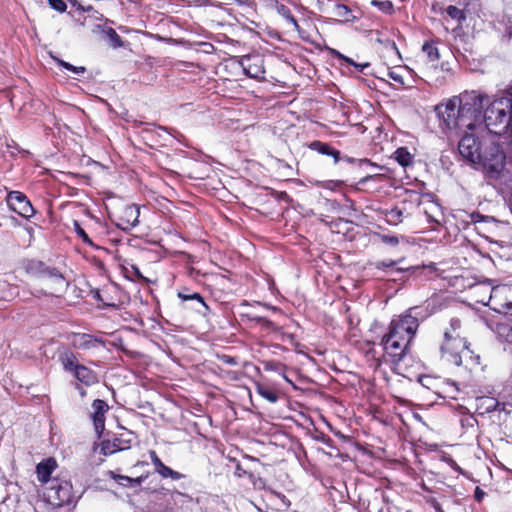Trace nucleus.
<instances>
[{
	"label": "nucleus",
	"instance_id": "nucleus-1",
	"mask_svg": "<svg viewBox=\"0 0 512 512\" xmlns=\"http://www.w3.org/2000/svg\"><path fill=\"white\" fill-rule=\"evenodd\" d=\"M484 102H488V95L472 90L450 99L446 104L437 105L435 111L440 126L443 130H473L481 117Z\"/></svg>",
	"mask_w": 512,
	"mask_h": 512
},
{
	"label": "nucleus",
	"instance_id": "nucleus-2",
	"mask_svg": "<svg viewBox=\"0 0 512 512\" xmlns=\"http://www.w3.org/2000/svg\"><path fill=\"white\" fill-rule=\"evenodd\" d=\"M458 151L469 162L481 165L487 182L490 181V170L501 172L509 161L499 144L491 137L478 141L473 134L465 133L459 141Z\"/></svg>",
	"mask_w": 512,
	"mask_h": 512
},
{
	"label": "nucleus",
	"instance_id": "nucleus-3",
	"mask_svg": "<svg viewBox=\"0 0 512 512\" xmlns=\"http://www.w3.org/2000/svg\"><path fill=\"white\" fill-rule=\"evenodd\" d=\"M481 111V117L477 120L484 121L485 127L490 137L494 139L496 136L507 135L512 132V86L506 90V96L494 99L490 102H484Z\"/></svg>",
	"mask_w": 512,
	"mask_h": 512
},
{
	"label": "nucleus",
	"instance_id": "nucleus-4",
	"mask_svg": "<svg viewBox=\"0 0 512 512\" xmlns=\"http://www.w3.org/2000/svg\"><path fill=\"white\" fill-rule=\"evenodd\" d=\"M419 316V307H412L408 309L403 316L395 318L391 321L388 333L396 336V338L410 343L418 329Z\"/></svg>",
	"mask_w": 512,
	"mask_h": 512
},
{
	"label": "nucleus",
	"instance_id": "nucleus-5",
	"mask_svg": "<svg viewBox=\"0 0 512 512\" xmlns=\"http://www.w3.org/2000/svg\"><path fill=\"white\" fill-rule=\"evenodd\" d=\"M440 350L442 358L455 366L462 364L463 356L467 357L472 353L464 338L459 337V335H453L449 331L444 332V342Z\"/></svg>",
	"mask_w": 512,
	"mask_h": 512
},
{
	"label": "nucleus",
	"instance_id": "nucleus-6",
	"mask_svg": "<svg viewBox=\"0 0 512 512\" xmlns=\"http://www.w3.org/2000/svg\"><path fill=\"white\" fill-rule=\"evenodd\" d=\"M6 202L12 211L23 218L28 219L35 214L31 202L27 196L20 191H10L6 196Z\"/></svg>",
	"mask_w": 512,
	"mask_h": 512
},
{
	"label": "nucleus",
	"instance_id": "nucleus-7",
	"mask_svg": "<svg viewBox=\"0 0 512 512\" xmlns=\"http://www.w3.org/2000/svg\"><path fill=\"white\" fill-rule=\"evenodd\" d=\"M48 496L55 505L69 504L73 499L72 485L67 481L54 480L48 487Z\"/></svg>",
	"mask_w": 512,
	"mask_h": 512
},
{
	"label": "nucleus",
	"instance_id": "nucleus-8",
	"mask_svg": "<svg viewBox=\"0 0 512 512\" xmlns=\"http://www.w3.org/2000/svg\"><path fill=\"white\" fill-rule=\"evenodd\" d=\"M27 271L34 276L51 279L54 283L60 285L64 284V277L61 272L57 268L47 266L44 262L29 261Z\"/></svg>",
	"mask_w": 512,
	"mask_h": 512
},
{
	"label": "nucleus",
	"instance_id": "nucleus-9",
	"mask_svg": "<svg viewBox=\"0 0 512 512\" xmlns=\"http://www.w3.org/2000/svg\"><path fill=\"white\" fill-rule=\"evenodd\" d=\"M382 344L385 352L392 358V361L400 362L410 343L387 333L382 339Z\"/></svg>",
	"mask_w": 512,
	"mask_h": 512
},
{
	"label": "nucleus",
	"instance_id": "nucleus-10",
	"mask_svg": "<svg viewBox=\"0 0 512 512\" xmlns=\"http://www.w3.org/2000/svg\"><path fill=\"white\" fill-rule=\"evenodd\" d=\"M263 63V58L258 54L245 55L240 60L244 73L254 79L264 78L265 69Z\"/></svg>",
	"mask_w": 512,
	"mask_h": 512
},
{
	"label": "nucleus",
	"instance_id": "nucleus-11",
	"mask_svg": "<svg viewBox=\"0 0 512 512\" xmlns=\"http://www.w3.org/2000/svg\"><path fill=\"white\" fill-rule=\"evenodd\" d=\"M91 408L90 418L93 421L97 437L101 438L105 429V415L109 410V406L104 400L96 399L92 402Z\"/></svg>",
	"mask_w": 512,
	"mask_h": 512
},
{
	"label": "nucleus",
	"instance_id": "nucleus-12",
	"mask_svg": "<svg viewBox=\"0 0 512 512\" xmlns=\"http://www.w3.org/2000/svg\"><path fill=\"white\" fill-rule=\"evenodd\" d=\"M133 440V433L128 431L122 433L113 440H104L101 443V452L104 455H111L117 451L129 449Z\"/></svg>",
	"mask_w": 512,
	"mask_h": 512
},
{
	"label": "nucleus",
	"instance_id": "nucleus-13",
	"mask_svg": "<svg viewBox=\"0 0 512 512\" xmlns=\"http://www.w3.org/2000/svg\"><path fill=\"white\" fill-rule=\"evenodd\" d=\"M139 207L135 204L127 205L123 208L118 219L117 226L123 231H129L139 223Z\"/></svg>",
	"mask_w": 512,
	"mask_h": 512
},
{
	"label": "nucleus",
	"instance_id": "nucleus-14",
	"mask_svg": "<svg viewBox=\"0 0 512 512\" xmlns=\"http://www.w3.org/2000/svg\"><path fill=\"white\" fill-rule=\"evenodd\" d=\"M149 456L152 464L154 465L155 471L162 478H171L172 480H180L183 478V475L177 471H174L170 467L166 466L160 458L157 456L154 450L149 451Z\"/></svg>",
	"mask_w": 512,
	"mask_h": 512
},
{
	"label": "nucleus",
	"instance_id": "nucleus-15",
	"mask_svg": "<svg viewBox=\"0 0 512 512\" xmlns=\"http://www.w3.org/2000/svg\"><path fill=\"white\" fill-rule=\"evenodd\" d=\"M72 345L78 349H91L98 346H103L104 341L100 338H96L90 334L77 333L73 335Z\"/></svg>",
	"mask_w": 512,
	"mask_h": 512
},
{
	"label": "nucleus",
	"instance_id": "nucleus-16",
	"mask_svg": "<svg viewBox=\"0 0 512 512\" xmlns=\"http://www.w3.org/2000/svg\"><path fill=\"white\" fill-rule=\"evenodd\" d=\"M457 218L461 219L465 224H497L498 221L493 216L482 215L479 212L458 211Z\"/></svg>",
	"mask_w": 512,
	"mask_h": 512
},
{
	"label": "nucleus",
	"instance_id": "nucleus-17",
	"mask_svg": "<svg viewBox=\"0 0 512 512\" xmlns=\"http://www.w3.org/2000/svg\"><path fill=\"white\" fill-rule=\"evenodd\" d=\"M512 293V287L502 285L493 287L490 293V299L492 298H505V302L501 303V307L505 310V313L512 315V300H508L507 297Z\"/></svg>",
	"mask_w": 512,
	"mask_h": 512
},
{
	"label": "nucleus",
	"instance_id": "nucleus-18",
	"mask_svg": "<svg viewBox=\"0 0 512 512\" xmlns=\"http://www.w3.org/2000/svg\"><path fill=\"white\" fill-rule=\"evenodd\" d=\"M72 374L79 382L86 386H91L98 382L97 374L90 368L81 364Z\"/></svg>",
	"mask_w": 512,
	"mask_h": 512
},
{
	"label": "nucleus",
	"instance_id": "nucleus-19",
	"mask_svg": "<svg viewBox=\"0 0 512 512\" xmlns=\"http://www.w3.org/2000/svg\"><path fill=\"white\" fill-rule=\"evenodd\" d=\"M56 466V461L53 458H48L40 462L36 467L38 480L41 483H47L50 480V476L55 470Z\"/></svg>",
	"mask_w": 512,
	"mask_h": 512
},
{
	"label": "nucleus",
	"instance_id": "nucleus-20",
	"mask_svg": "<svg viewBox=\"0 0 512 512\" xmlns=\"http://www.w3.org/2000/svg\"><path fill=\"white\" fill-rule=\"evenodd\" d=\"M59 360L65 371L73 373L80 365L75 354L69 350H65L59 356Z\"/></svg>",
	"mask_w": 512,
	"mask_h": 512
},
{
	"label": "nucleus",
	"instance_id": "nucleus-21",
	"mask_svg": "<svg viewBox=\"0 0 512 512\" xmlns=\"http://www.w3.org/2000/svg\"><path fill=\"white\" fill-rule=\"evenodd\" d=\"M96 29L99 30L105 36V38L109 41L110 46H112L113 48H118L122 46L123 43L121 37L113 28L99 24L96 26Z\"/></svg>",
	"mask_w": 512,
	"mask_h": 512
},
{
	"label": "nucleus",
	"instance_id": "nucleus-22",
	"mask_svg": "<svg viewBox=\"0 0 512 512\" xmlns=\"http://www.w3.org/2000/svg\"><path fill=\"white\" fill-rule=\"evenodd\" d=\"M385 220L390 225H398L405 218V210L399 206L386 209L384 212Z\"/></svg>",
	"mask_w": 512,
	"mask_h": 512
},
{
	"label": "nucleus",
	"instance_id": "nucleus-23",
	"mask_svg": "<svg viewBox=\"0 0 512 512\" xmlns=\"http://www.w3.org/2000/svg\"><path fill=\"white\" fill-rule=\"evenodd\" d=\"M420 384L433 391L436 394H440L441 391L439 390L440 386L444 383V381L439 377H433L430 375H423L419 377Z\"/></svg>",
	"mask_w": 512,
	"mask_h": 512
},
{
	"label": "nucleus",
	"instance_id": "nucleus-24",
	"mask_svg": "<svg viewBox=\"0 0 512 512\" xmlns=\"http://www.w3.org/2000/svg\"><path fill=\"white\" fill-rule=\"evenodd\" d=\"M496 331L498 337L507 344L505 350H508L510 353H512V326L506 323L498 324Z\"/></svg>",
	"mask_w": 512,
	"mask_h": 512
},
{
	"label": "nucleus",
	"instance_id": "nucleus-25",
	"mask_svg": "<svg viewBox=\"0 0 512 512\" xmlns=\"http://www.w3.org/2000/svg\"><path fill=\"white\" fill-rule=\"evenodd\" d=\"M278 13L289 23L293 26V28L299 33V35L304 39V36L302 35V30L295 19V17L292 15L290 9L285 5H280L277 7Z\"/></svg>",
	"mask_w": 512,
	"mask_h": 512
},
{
	"label": "nucleus",
	"instance_id": "nucleus-26",
	"mask_svg": "<svg viewBox=\"0 0 512 512\" xmlns=\"http://www.w3.org/2000/svg\"><path fill=\"white\" fill-rule=\"evenodd\" d=\"M422 52L432 63L438 61L440 58L439 50L434 41H426L422 46Z\"/></svg>",
	"mask_w": 512,
	"mask_h": 512
},
{
	"label": "nucleus",
	"instance_id": "nucleus-27",
	"mask_svg": "<svg viewBox=\"0 0 512 512\" xmlns=\"http://www.w3.org/2000/svg\"><path fill=\"white\" fill-rule=\"evenodd\" d=\"M256 390L261 397H263L270 403H276L279 399L278 393L265 385L258 384Z\"/></svg>",
	"mask_w": 512,
	"mask_h": 512
},
{
	"label": "nucleus",
	"instance_id": "nucleus-28",
	"mask_svg": "<svg viewBox=\"0 0 512 512\" xmlns=\"http://www.w3.org/2000/svg\"><path fill=\"white\" fill-rule=\"evenodd\" d=\"M114 479L122 486L136 487V486H140L145 478L142 476L137 477V478H131L128 476L118 475V476H115Z\"/></svg>",
	"mask_w": 512,
	"mask_h": 512
},
{
	"label": "nucleus",
	"instance_id": "nucleus-29",
	"mask_svg": "<svg viewBox=\"0 0 512 512\" xmlns=\"http://www.w3.org/2000/svg\"><path fill=\"white\" fill-rule=\"evenodd\" d=\"M396 161L403 167H406L412 163V155L407 151L406 148H398L395 152Z\"/></svg>",
	"mask_w": 512,
	"mask_h": 512
},
{
	"label": "nucleus",
	"instance_id": "nucleus-30",
	"mask_svg": "<svg viewBox=\"0 0 512 512\" xmlns=\"http://www.w3.org/2000/svg\"><path fill=\"white\" fill-rule=\"evenodd\" d=\"M371 5L388 15L392 14L394 11L393 4L389 0H372Z\"/></svg>",
	"mask_w": 512,
	"mask_h": 512
},
{
	"label": "nucleus",
	"instance_id": "nucleus-31",
	"mask_svg": "<svg viewBox=\"0 0 512 512\" xmlns=\"http://www.w3.org/2000/svg\"><path fill=\"white\" fill-rule=\"evenodd\" d=\"M311 150L316 151L322 155L329 156L332 150V147L328 145L327 143L321 142V141H313L308 146Z\"/></svg>",
	"mask_w": 512,
	"mask_h": 512
},
{
	"label": "nucleus",
	"instance_id": "nucleus-32",
	"mask_svg": "<svg viewBox=\"0 0 512 512\" xmlns=\"http://www.w3.org/2000/svg\"><path fill=\"white\" fill-rule=\"evenodd\" d=\"M446 13L448 14L449 17H451L454 20H457L459 23H462L466 19L464 12L453 5H450L446 8Z\"/></svg>",
	"mask_w": 512,
	"mask_h": 512
},
{
	"label": "nucleus",
	"instance_id": "nucleus-33",
	"mask_svg": "<svg viewBox=\"0 0 512 512\" xmlns=\"http://www.w3.org/2000/svg\"><path fill=\"white\" fill-rule=\"evenodd\" d=\"M178 297L184 301H187V300H196L204 309L205 311H208L209 310V307L208 305L205 303L203 297L199 294V293H193V294H184V293H179L178 294Z\"/></svg>",
	"mask_w": 512,
	"mask_h": 512
},
{
	"label": "nucleus",
	"instance_id": "nucleus-34",
	"mask_svg": "<svg viewBox=\"0 0 512 512\" xmlns=\"http://www.w3.org/2000/svg\"><path fill=\"white\" fill-rule=\"evenodd\" d=\"M333 14L337 17L343 18L346 21L349 18V15L351 14V10L348 6L344 4L337 3L333 7Z\"/></svg>",
	"mask_w": 512,
	"mask_h": 512
},
{
	"label": "nucleus",
	"instance_id": "nucleus-35",
	"mask_svg": "<svg viewBox=\"0 0 512 512\" xmlns=\"http://www.w3.org/2000/svg\"><path fill=\"white\" fill-rule=\"evenodd\" d=\"M73 228H74V231L75 233L82 239V241L89 245V246H94V243L93 241L91 240V238L88 236V234L85 232V230L81 227V225L79 224V222L77 221H74L73 223Z\"/></svg>",
	"mask_w": 512,
	"mask_h": 512
},
{
	"label": "nucleus",
	"instance_id": "nucleus-36",
	"mask_svg": "<svg viewBox=\"0 0 512 512\" xmlns=\"http://www.w3.org/2000/svg\"><path fill=\"white\" fill-rule=\"evenodd\" d=\"M252 321L256 322L257 324H260L262 328L267 331H276L278 329L275 323L261 316L253 317Z\"/></svg>",
	"mask_w": 512,
	"mask_h": 512
},
{
	"label": "nucleus",
	"instance_id": "nucleus-37",
	"mask_svg": "<svg viewBox=\"0 0 512 512\" xmlns=\"http://www.w3.org/2000/svg\"><path fill=\"white\" fill-rule=\"evenodd\" d=\"M55 61L60 65L61 67L75 73V74H84L86 72V68L84 66H74L66 61H63L61 59L55 58Z\"/></svg>",
	"mask_w": 512,
	"mask_h": 512
},
{
	"label": "nucleus",
	"instance_id": "nucleus-38",
	"mask_svg": "<svg viewBox=\"0 0 512 512\" xmlns=\"http://www.w3.org/2000/svg\"><path fill=\"white\" fill-rule=\"evenodd\" d=\"M49 5L58 12H65L67 5L63 0H48Z\"/></svg>",
	"mask_w": 512,
	"mask_h": 512
},
{
	"label": "nucleus",
	"instance_id": "nucleus-39",
	"mask_svg": "<svg viewBox=\"0 0 512 512\" xmlns=\"http://www.w3.org/2000/svg\"><path fill=\"white\" fill-rule=\"evenodd\" d=\"M217 358L220 362L230 365V366H235L238 364L237 358L230 356V355L221 354V355H217Z\"/></svg>",
	"mask_w": 512,
	"mask_h": 512
},
{
	"label": "nucleus",
	"instance_id": "nucleus-40",
	"mask_svg": "<svg viewBox=\"0 0 512 512\" xmlns=\"http://www.w3.org/2000/svg\"><path fill=\"white\" fill-rule=\"evenodd\" d=\"M396 265V261H393V260H383V261H378L375 266L377 269H386V268H391V267H394Z\"/></svg>",
	"mask_w": 512,
	"mask_h": 512
},
{
	"label": "nucleus",
	"instance_id": "nucleus-41",
	"mask_svg": "<svg viewBox=\"0 0 512 512\" xmlns=\"http://www.w3.org/2000/svg\"><path fill=\"white\" fill-rule=\"evenodd\" d=\"M381 240L383 243L389 244L391 246H396L399 243V240L396 236L382 235Z\"/></svg>",
	"mask_w": 512,
	"mask_h": 512
},
{
	"label": "nucleus",
	"instance_id": "nucleus-42",
	"mask_svg": "<svg viewBox=\"0 0 512 512\" xmlns=\"http://www.w3.org/2000/svg\"><path fill=\"white\" fill-rule=\"evenodd\" d=\"M427 503L434 508L435 512H444L440 503L435 498H429Z\"/></svg>",
	"mask_w": 512,
	"mask_h": 512
},
{
	"label": "nucleus",
	"instance_id": "nucleus-43",
	"mask_svg": "<svg viewBox=\"0 0 512 512\" xmlns=\"http://www.w3.org/2000/svg\"><path fill=\"white\" fill-rule=\"evenodd\" d=\"M341 185V182H338V181H326L325 183H323V187L324 188H328V189H335L336 187H339Z\"/></svg>",
	"mask_w": 512,
	"mask_h": 512
},
{
	"label": "nucleus",
	"instance_id": "nucleus-44",
	"mask_svg": "<svg viewBox=\"0 0 512 512\" xmlns=\"http://www.w3.org/2000/svg\"><path fill=\"white\" fill-rule=\"evenodd\" d=\"M334 159V163H338L340 160H342V156L340 154V151L332 148L330 155Z\"/></svg>",
	"mask_w": 512,
	"mask_h": 512
},
{
	"label": "nucleus",
	"instance_id": "nucleus-45",
	"mask_svg": "<svg viewBox=\"0 0 512 512\" xmlns=\"http://www.w3.org/2000/svg\"><path fill=\"white\" fill-rule=\"evenodd\" d=\"M450 324H451V328H452V330H451V331H449V332H450V333H452L453 335H458V334L456 333V330H457V328H459V327H460V321H459L458 319H452V320H451V322H450Z\"/></svg>",
	"mask_w": 512,
	"mask_h": 512
},
{
	"label": "nucleus",
	"instance_id": "nucleus-46",
	"mask_svg": "<svg viewBox=\"0 0 512 512\" xmlns=\"http://www.w3.org/2000/svg\"><path fill=\"white\" fill-rule=\"evenodd\" d=\"M389 77H390L392 80H394V81H396V82H398V83H401V84H403V83H404L402 76H400V75H399V74H397L396 72H393V71L389 72Z\"/></svg>",
	"mask_w": 512,
	"mask_h": 512
},
{
	"label": "nucleus",
	"instance_id": "nucleus-47",
	"mask_svg": "<svg viewBox=\"0 0 512 512\" xmlns=\"http://www.w3.org/2000/svg\"><path fill=\"white\" fill-rule=\"evenodd\" d=\"M354 67L356 69H358L360 72H364L365 69L369 68L370 67V63L369 62H364V63H356L355 62V65Z\"/></svg>",
	"mask_w": 512,
	"mask_h": 512
},
{
	"label": "nucleus",
	"instance_id": "nucleus-48",
	"mask_svg": "<svg viewBox=\"0 0 512 512\" xmlns=\"http://www.w3.org/2000/svg\"><path fill=\"white\" fill-rule=\"evenodd\" d=\"M337 56H338L340 59L344 60V61H345L346 63H348L349 65H352V66H354V65H355V61H354L353 59H351V58H349V57H347V56H344L343 54H341V53H339V52L337 53Z\"/></svg>",
	"mask_w": 512,
	"mask_h": 512
},
{
	"label": "nucleus",
	"instance_id": "nucleus-49",
	"mask_svg": "<svg viewBox=\"0 0 512 512\" xmlns=\"http://www.w3.org/2000/svg\"><path fill=\"white\" fill-rule=\"evenodd\" d=\"M386 44L388 47H391L393 50H395L397 53H398V49H397V46L395 44L394 41H391V40H386Z\"/></svg>",
	"mask_w": 512,
	"mask_h": 512
},
{
	"label": "nucleus",
	"instance_id": "nucleus-50",
	"mask_svg": "<svg viewBox=\"0 0 512 512\" xmlns=\"http://www.w3.org/2000/svg\"><path fill=\"white\" fill-rule=\"evenodd\" d=\"M342 160L343 161H346L347 163L349 164H354L356 162V159L352 158V157H349V156H343L342 157Z\"/></svg>",
	"mask_w": 512,
	"mask_h": 512
},
{
	"label": "nucleus",
	"instance_id": "nucleus-51",
	"mask_svg": "<svg viewBox=\"0 0 512 512\" xmlns=\"http://www.w3.org/2000/svg\"><path fill=\"white\" fill-rule=\"evenodd\" d=\"M481 495H483V493H482V492H480L479 488H477V489H476V494H475L476 498H477L478 500H480V496H481Z\"/></svg>",
	"mask_w": 512,
	"mask_h": 512
},
{
	"label": "nucleus",
	"instance_id": "nucleus-52",
	"mask_svg": "<svg viewBox=\"0 0 512 512\" xmlns=\"http://www.w3.org/2000/svg\"><path fill=\"white\" fill-rule=\"evenodd\" d=\"M81 9H82L83 11H85V12H89V11H92V10H93V7L89 5V6H87L86 8L81 7Z\"/></svg>",
	"mask_w": 512,
	"mask_h": 512
},
{
	"label": "nucleus",
	"instance_id": "nucleus-53",
	"mask_svg": "<svg viewBox=\"0 0 512 512\" xmlns=\"http://www.w3.org/2000/svg\"><path fill=\"white\" fill-rule=\"evenodd\" d=\"M370 179H372V176H366L363 179H361L360 183H365V182H367Z\"/></svg>",
	"mask_w": 512,
	"mask_h": 512
},
{
	"label": "nucleus",
	"instance_id": "nucleus-54",
	"mask_svg": "<svg viewBox=\"0 0 512 512\" xmlns=\"http://www.w3.org/2000/svg\"><path fill=\"white\" fill-rule=\"evenodd\" d=\"M80 395H81L82 397H83V396H85V395H86V391H85V390H83V389H81V390H80Z\"/></svg>",
	"mask_w": 512,
	"mask_h": 512
},
{
	"label": "nucleus",
	"instance_id": "nucleus-55",
	"mask_svg": "<svg viewBox=\"0 0 512 512\" xmlns=\"http://www.w3.org/2000/svg\"><path fill=\"white\" fill-rule=\"evenodd\" d=\"M160 130H162L163 132H166L167 133V129L164 128V127H159Z\"/></svg>",
	"mask_w": 512,
	"mask_h": 512
}]
</instances>
